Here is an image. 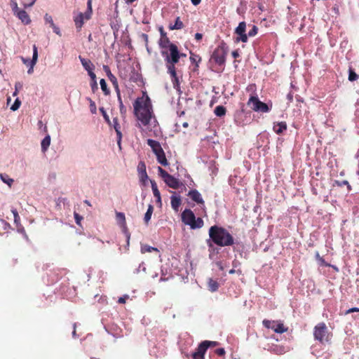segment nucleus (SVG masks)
Returning a JSON list of instances; mask_svg holds the SVG:
<instances>
[{"instance_id": "nucleus-1", "label": "nucleus", "mask_w": 359, "mask_h": 359, "mask_svg": "<svg viewBox=\"0 0 359 359\" xmlns=\"http://www.w3.org/2000/svg\"><path fill=\"white\" fill-rule=\"evenodd\" d=\"M134 114L137 120V126L143 133L149 135L151 132L156 133L158 121L154 114L151 102L148 95L137 97L133 103Z\"/></svg>"}, {"instance_id": "nucleus-2", "label": "nucleus", "mask_w": 359, "mask_h": 359, "mask_svg": "<svg viewBox=\"0 0 359 359\" xmlns=\"http://www.w3.org/2000/svg\"><path fill=\"white\" fill-rule=\"evenodd\" d=\"M159 45L162 48H169L170 53L167 50H162L161 54L165 57L168 72L172 77L173 87L177 89L179 88V80L175 72V65L179 62L181 54L179 53L177 46L170 42L166 34L161 36ZM182 55H183L182 54Z\"/></svg>"}, {"instance_id": "nucleus-3", "label": "nucleus", "mask_w": 359, "mask_h": 359, "mask_svg": "<svg viewBox=\"0 0 359 359\" xmlns=\"http://www.w3.org/2000/svg\"><path fill=\"white\" fill-rule=\"evenodd\" d=\"M210 239L207 240L209 248H212L213 244L220 247L231 246L234 243L233 237L224 228L217 225L212 226L209 229Z\"/></svg>"}, {"instance_id": "nucleus-4", "label": "nucleus", "mask_w": 359, "mask_h": 359, "mask_svg": "<svg viewBox=\"0 0 359 359\" xmlns=\"http://www.w3.org/2000/svg\"><path fill=\"white\" fill-rule=\"evenodd\" d=\"M313 337L322 344H331L332 334L328 332L325 323L317 324L313 328Z\"/></svg>"}, {"instance_id": "nucleus-5", "label": "nucleus", "mask_w": 359, "mask_h": 359, "mask_svg": "<svg viewBox=\"0 0 359 359\" xmlns=\"http://www.w3.org/2000/svg\"><path fill=\"white\" fill-rule=\"evenodd\" d=\"M182 221L193 229L201 228L203 226V220L196 216L190 209H185L182 213Z\"/></svg>"}, {"instance_id": "nucleus-6", "label": "nucleus", "mask_w": 359, "mask_h": 359, "mask_svg": "<svg viewBox=\"0 0 359 359\" xmlns=\"http://www.w3.org/2000/svg\"><path fill=\"white\" fill-rule=\"evenodd\" d=\"M227 53L228 50L224 44H222L215 48L211 56V60L219 65H224Z\"/></svg>"}, {"instance_id": "nucleus-7", "label": "nucleus", "mask_w": 359, "mask_h": 359, "mask_svg": "<svg viewBox=\"0 0 359 359\" xmlns=\"http://www.w3.org/2000/svg\"><path fill=\"white\" fill-rule=\"evenodd\" d=\"M262 324L266 328L271 329L276 333L282 334L287 330V327H285L280 321L264 319Z\"/></svg>"}, {"instance_id": "nucleus-8", "label": "nucleus", "mask_w": 359, "mask_h": 359, "mask_svg": "<svg viewBox=\"0 0 359 359\" xmlns=\"http://www.w3.org/2000/svg\"><path fill=\"white\" fill-rule=\"evenodd\" d=\"M248 104L255 111L267 112L269 110L267 104L259 100L257 97L252 96Z\"/></svg>"}, {"instance_id": "nucleus-9", "label": "nucleus", "mask_w": 359, "mask_h": 359, "mask_svg": "<svg viewBox=\"0 0 359 359\" xmlns=\"http://www.w3.org/2000/svg\"><path fill=\"white\" fill-rule=\"evenodd\" d=\"M116 219L118 224L121 226L123 232L126 235V236L127 238V242L128 243L129 239L130 237V233L127 227L126 217H125L124 213L120 212H116Z\"/></svg>"}, {"instance_id": "nucleus-10", "label": "nucleus", "mask_w": 359, "mask_h": 359, "mask_svg": "<svg viewBox=\"0 0 359 359\" xmlns=\"http://www.w3.org/2000/svg\"><path fill=\"white\" fill-rule=\"evenodd\" d=\"M21 59H22V62L25 65L29 67V68L27 71V73L29 74H32L34 72V67L35 65L36 64V62L38 60L37 47L35 45H34V46H33V56H32V60H29V59L24 58L22 57H21Z\"/></svg>"}, {"instance_id": "nucleus-11", "label": "nucleus", "mask_w": 359, "mask_h": 359, "mask_svg": "<svg viewBox=\"0 0 359 359\" xmlns=\"http://www.w3.org/2000/svg\"><path fill=\"white\" fill-rule=\"evenodd\" d=\"M207 346L203 341L199 344L196 351L191 354L193 359H204V355L207 351Z\"/></svg>"}, {"instance_id": "nucleus-12", "label": "nucleus", "mask_w": 359, "mask_h": 359, "mask_svg": "<svg viewBox=\"0 0 359 359\" xmlns=\"http://www.w3.org/2000/svg\"><path fill=\"white\" fill-rule=\"evenodd\" d=\"M245 28L246 24L245 22L239 23L238 26L236 29V33L240 36V37L237 39V41H241L243 42H246L248 41V35L245 34Z\"/></svg>"}, {"instance_id": "nucleus-13", "label": "nucleus", "mask_w": 359, "mask_h": 359, "mask_svg": "<svg viewBox=\"0 0 359 359\" xmlns=\"http://www.w3.org/2000/svg\"><path fill=\"white\" fill-rule=\"evenodd\" d=\"M188 196L190 197V198L194 201V202L197 203L198 204H204V201L201 195V194L196 189L191 190Z\"/></svg>"}, {"instance_id": "nucleus-14", "label": "nucleus", "mask_w": 359, "mask_h": 359, "mask_svg": "<svg viewBox=\"0 0 359 359\" xmlns=\"http://www.w3.org/2000/svg\"><path fill=\"white\" fill-rule=\"evenodd\" d=\"M147 144L150 146L155 154H159V153L163 151L160 143L156 140L148 139Z\"/></svg>"}, {"instance_id": "nucleus-15", "label": "nucleus", "mask_w": 359, "mask_h": 359, "mask_svg": "<svg viewBox=\"0 0 359 359\" xmlns=\"http://www.w3.org/2000/svg\"><path fill=\"white\" fill-rule=\"evenodd\" d=\"M18 18L25 25H29L31 22V20L27 13L24 10H20L15 14Z\"/></svg>"}, {"instance_id": "nucleus-16", "label": "nucleus", "mask_w": 359, "mask_h": 359, "mask_svg": "<svg viewBox=\"0 0 359 359\" xmlns=\"http://www.w3.org/2000/svg\"><path fill=\"white\" fill-rule=\"evenodd\" d=\"M79 60L83 67V68L88 72L93 71L95 68L93 64L90 60H87L79 56Z\"/></svg>"}, {"instance_id": "nucleus-17", "label": "nucleus", "mask_w": 359, "mask_h": 359, "mask_svg": "<svg viewBox=\"0 0 359 359\" xmlns=\"http://www.w3.org/2000/svg\"><path fill=\"white\" fill-rule=\"evenodd\" d=\"M182 200L180 196H171V206L175 211H178L179 208L181 205Z\"/></svg>"}, {"instance_id": "nucleus-18", "label": "nucleus", "mask_w": 359, "mask_h": 359, "mask_svg": "<svg viewBox=\"0 0 359 359\" xmlns=\"http://www.w3.org/2000/svg\"><path fill=\"white\" fill-rule=\"evenodd\" d=\"M137 170L139 172V175H140V180H145L147 178V175L146 172V166L143 162H140L138 164Z\"/></svg>"}, {"instance_id": "nucleus-19", "label": "nucleus", "mask_w": 359, "mask_h": 359, "mask_svg": "<svg viewBox=\"0 0 359 359\" xmlns=\"http://www.w3.org/2000/svg\"><path fill=\"white\" fill-rule=\"evenodd\" d=\"M150 182L151 184V189L153 191V194H154V197L156 198V201L158 203H161V194L158 189V187L156 183V181H150Z\"/></svg>"}, {"instance_id": "nucleus-20", "label": "nucleus", "mask_w": 359, "mask_h": 359, "mask_svg": "<svg viewBox=\"0 0 359 359\" xmlns=\"http://www.w3.org/2000/svg\"><path fill=\"white\" fill-rule=\"evenodd\" d=\"M103 68H104V71H105V72H106L109 79L110 80V81L112 82V83L117 88L118 87V83H117L116 78L115 77L114 75L112 74V73L111 72L109 67L104 65Z\"/></svg>"}, {"instance_id": "nucleus-21", "label": "nucleus", "mask_w": 359, "mask_h": 359, "mask_svg": "<svg viewBox=\"0 0 359 359\" xmlns=\"http://www.w3.org/2000/svg\"><path fill=\"white\" fill-rule=\"evenodd\" d=\"M286 128H287V125L285 122L277 123H275L273 126V130L277 134L282 133L284 130H286Z\"/></svg>"}, {"instance_id": "nucleus-22", "label": "nucleus", "mask_w": 359, "mask_h": 359, "mask_svg": "<svg viewBox=\"0 0 359 359\" xmlns=\"http://www.w3.org/2000/svg\"><path fill=\"white\" fill-rule=\"evenodd\" d=\"M50 144V135L46 136L41 141V150L43 152H46Z\"/></svg>"}, {"instance_id": "nucleus-23", "label": "nucleus", "mask_w": 359, "mask_h": 359, "mask_svg": "<svg viewBox=\"0 0 359 359\" xmlns=\"http://www.w3.org/2000/svg\"><path fill=\"white\" fill-rule=\"evenodd\" d=\"M158 252L159 250H158V248H154V247H151L147 244H143L141 245V252L142 253H146V252Z\"/></svg>"}, {"instance_id": "nucleus-24", "label": "nucleus", "mask_w": 359, "mask_h": 359, "mask_svg": "<svg viewBox=\"0 0 359 359\" xmlns=\"http://www.w3.org/2000/svg\"><path fill=\"white\" fill-rule=\"evenodd\" d=\"M153 211H154L153 205H149V207H148V209H147V212H146V213L144 215V222L147 224H148L149 222L151 219Z\"/></svg>"}, {"instance_id": "nucleus-25", "label": "nucleus", "mask_w": 359, "mask_h": 359, "mask_svg": "<svg viewBox=\"0 0 359 359\" xmlns=\"http://www.w3.org/2000/svg\"><path fill=\"white\" fill-rule=\"evenodd\" d=\"M84 15L83 13H79L74 19L75 25L77 28H81L83 24Z\"/></svg>"}, {"instance_id": "nucleus-26", "label": "nucleus", "mask_w": 359, "mask_h": 359, "mask_svg": "<svg viewBox=\"0 0 359 359\" xmlns=\"http://www.w3.org/2000/svg\"><path fill=\"white\" fill-rule=\"evenodd\" d=\"M156 156L159 163H161L163 165H168V161L165 158V155L163 151L159 153V154H156Z\"/></svg>"}, {"instance_id": "nucleus-27", "label": "nucleus", "mask_w": 359, "mask_h": 359, "mask_svg": "<svg viewBox=\"0 0 359 359\" xmlns=\"http://www.w3.org/2000/svg\"><path fill=\"white\" fill-rule=\"evenodd\" d=\"M184 27V25H183V22L180 20V18H177L176 20H175V22L173 25H170L169 26V28L171 30H173V29H180L182 28H183Z\"/></svg>"}, {"instance_id": "nucleus-28", "label": "nucleus", "mask_w": 359, "mask_h": 359, "mask_svg": "<svg viewBox=\"0 0 359 359\" xmlns=\"http://www.w3.org/2000/svg\"><path fill=\"white\" fill-rule=\"evenodd\" d=\"M208 287H209L210 291L215 292L219 288V284L216 280L210 279L209 282H208Z\"/></svg>"}, {"instance_id": "nucleus-29", "label": "nucleus", "mask_w": 359, "mask_h": 359, "mask_svg": "<svg viewBox=\"0 0 359 359\" xmlns=\"http://www.w3.org/2000/svg\"><path fill=\"white\" fill-rule=\"evenodd\" d=\"M167 184V185L172 189H178L181 185H182V183L181 181H165Z\"/></svg>"}, {"instance_id": "nucleus-30", "label": "nucleus", "mask_w": 359, "mask_h": 359, "mask_svg": "<svg viewBox=\"0 0 359 359\" xmlns=\"http://www.w3.org/2000/svg\"><path fill=\"white\" fill-rule=\"evenodd\" d=\"M215 114L217 116H222L226 114V109L223 106H217L215 109Z\"/></svg>"}, {"instance_id": "nucleus-31", "label": "nucleus", "mask_w": 359, "mask_h": 359, "mask_svg": "<svg viewBox=\"0 0 359 359\" xmlns=\"http://www.w3.org/2000/svg\"><path fill=\"white\" fill-rule=\"evenodd\" d=\"M101 88L105 95L109 94V90L107 88V83L104 79H102L100 81Z\"/></svg>"}, {"instance_id": "nucleus-32", "label": "nucleus", "mask_w": 359, "mask_h": 359, "mask_svg": "<svg viewBox=\"0 0 359 359\" xmlns=\"http://www.w3.org/2000/svg\"><path fill=\"white\" fill-rule=\"evenodd\" d=\"M358 78H359L358 75L357 74H355L353 72V70L350 68L349 71H348V80L350 81H356Z\"/></svg>"}, {"instance_id": "nucleus-33", "label": "nucleus", "mask_w": 359, "mask_h": 359, "mask_svg": "<svg viewBox=\"0 0 359 359\" xmlns=\"http://www.w3.org/2000/svg\"><path fill=\"white\" fill-rule=\"evenodd\" d=\"M20 104H21V101L19 100V98H17L11 107V109L13 111L18 110L20 107Z\"/></svg>"}, {"instance_id": "nucleus-34", "label": "nucleus", "mask_w": 359, "mask_h": 359, "mask_svg": "<svg viewBox=\"0 0 359 359\" xmlns=\"http://www.w3.org/2000/svg\"><path fill=\"white\" fill-rule=\"evenodd\" d=\"M203 343L205 344V345H206L207 349L210 347H215V346H218V344H219V343L217 341H208V340L203 341Z\"/></svg>"}, {"instance_id": "nucleus-35", "label": "nucleus", "mask_w": 359, "mask_h": 359, "mask_svg": "<svg viewBox=\"0 0 359 359\" xmlns=\"http://www.w3.org/2000/svg\"><path fill=\"white\" fill-rule=\"evenodd\" d=\"M22 88V83L21 82H16L15 84V91L13 93V96H16L19 93V90Z\"/></svg>"}, {"instance_id": "nucleus-36", "label": "nucleus", "mask_w": 359, "mask_h": 359, "mask_svg": "<svg viewBox=\"0 0 359 359\" xmlns=\"http://www.w3.org/2000/svg\"><path fill=\"white\" fill-rule=\"evenodd\" d=\"M88 11L86 12L85 14H83L84 15V18H86V20L90 18V14H91V12H92L91 0L88 1Z\"/></svg>"}, {"instance_id": "nucleus-37", "label": "nucleus", "mask_w": 359, "mask_h": 359, "mask_svg": "<svg viewBox=\"0 0 359 359\" xmlns=\"http://www.w3.org/2000/svg\"><path fill=\"white\" fill-rule=\"evenodd\" d=\"M11 212H12V213L13 215V217H14V222H15V223H16V224L20 222V216L18 215V212L17 210L15 209V208L12 209Z\"/></svg>"}, {"instance_id": "nucleus-38", "label": "nucleus", "mask_w": 359, "mask_h": 359, "mask_svg": "<svg viewBox=\"0 0 359 359\" xmlns=\"http://www.w3.org/2000/svg\"><path fill=\"white\" fill-rule=\"evenodd\" d=\"M11 6L15 14H16L18 11H20V9L18 6V4L15 1V0H11Z\"/></svg>"}, {"instance_id": "nucleus-39", "label": "nucleus", "mask_w": 359, "mask_h": 359, "mask_svg": "<svg viewBox=\"0 0 359 359\" xmlns=\"http://www.w3.org/2000/svg\"><path fill=\"white\" fill-rule=\"evenodd\" d=\"M44 20L46 21V23H48L50 25V26H52L53 25L54 22H53V18L50 15H49L48 14H46L45 16H44Z\"/></svg>"}, {"instance_id": "nucleus-40", "label": "nucleus", "mask_w": 359, "mask_h": 359, "mask_svg": "<svg viewBox=\"0 0 359 359\" xmlns=\"http://www.w3.org/2000/svg\"><path fill=\"white\" fill-rule=\"evenodd\" d=\"M74 219H75L76 223L78 225H81V221L83 219V217L79 215V214H78L76 212H74Z\"/></svg>"}, {"instance_id": "nucleus-41", "label": "nucleus", "mask_w": 359, "mask_h": 359, "mask_svg": "<svg viewBox=\"0 0 359 359\" xmlns=\"http://www.w3.org/2000/svg\"><path fill=\"white\" fill-rule=\"evenodd\" d=\"M257 31H258V28L257 27V26L253 25L252 29L250 31H249V32H248V36H255L257 34Z\"/></svg>"}, {"instance_id": "nucleus-42", "label": "nucleus", "mask_w": 359, "mask_h": 359, "mask_svg": "<svg viewBox=\"0 0 359 359\" xmlns=\"http://www.w3.org/2000/svg\"><path fill=\"white\" fill-rule=\"evenodd\" d=\"M158 170L161 172V175L162 177L165 178L166 177H169L168 180H175L173 177L169 176V175L165 171H164L162 168H158Z\"/></svg>"}, {"instance_id": "nucleus-43", "label": "nucleus", "mask_w": 359, "mask_h": 359, "mask_svg": "<svg viewBox=\"0 0 359 359\" xmlns=\"http://www.w3.org/2000/svg\"><path fill=\"white\" fill-rule=\"evenodd\" d=\"M215 352L219 356H224L226 353V351L223 348H219L216 349Z\"/></svg>"}, {"instance_id": "nucleus-44", "label": "nucleus", "mask_w": 359, "mask_h": 359, "mask_svg": "<svg viewBox=\"0 0 359 359\" xmlns=\"http://www.w3.org/2000/svg\"><path fill=\"white\" fill-rule=\"evenodd\" d=\"M100 111H101V113L102 114L105 121L109 123L110 124V120H109V116L107 114L106 111H104V108H100Z\"/></svg>"}, {"instance_id": "nucleus-45", "label": "nucleus", "mask_w": 359, "mask_h": 359, "mask_svg": "<svg viewBox=\"0 0 359 359\" xmlns=\"http://www.w3.org/2000/svg\"><path fill=\"white\" fill-rule=\"evenodd\" d=\"M116 135H117V143L119 146V147L121 148V138H122V134H121V132L120 130H116Z\"/></svg>"}, {"instance_id": "nucleus-46", "label": "nucleus", "mask_w": 359, "mask_h": 359, "mask_svg": "<svg viewBox=\"0 0 359 359\" xmlns=\"http://www.w3.org/2000/svg\"><path fill=\"white\" fill-rule=\"evenodd\" d=\"M337 186H343V185H347V187L348 189H350V186L348 184V181H335Z\"/></svg>"}, {"instance_id": "nucleus-47", "label": "nucleus", "mask_w": 359, "mask_h": 359, "mask_svg": "<svg viewBox=\"0 0 359 359\" xmlns=\"http://www.w3.org/2000/svg\"><path fill=\"white\" fill-rule=\"evenodd\" d=\"M53 29V32L59 35V36H61V32H60V28L58 27H57L55 24H53V25L50 26Z\"/></svg>"}, {"instance_id": "nucleus-48", "label": "nucleus", "mask_w": 359, "mask_h": 359, "mask_svg": "<svg viewBox=\"0 0 359 359\" xmlns=\"http://www.w3.org/2000/svg\"><path fill=\"white\" fill-rule=\"evenodd\" d=\"M353 312H359V308H358V307L351 308L345 312V314H348V313H353Z\"/></svg>"}, {"instance_id": "nucleus-49", "label": "nucleus", "mask_w": 359, "mask_h": 359, "mask_svg": "<svg viewBox=\"0 0 359 359\" xmlns=\"http://www.w3.org/2000/svg\"><path fill=\"white\" fill-rule=\"evenodd\" d=\"M128 295H125L123 297H119L118 299V302L119 304H125L127 299H128Z\"/></svg>"}, {"instance_id": "nucleus-50", "label": "nucleus", "mask_w": 359, "mask_h": 359, "mask_svg": "<svg viewBox=\"0 0 359 359\" xmlns=\"http://www.w3.org/2000/svg\"><path fill=\"white\" fill-rule=\"evenodd\" d=\"M90 110H91L92 113L95 114L96 112L95 104L90 99Z\"/></svg>"}, {"instance_id": "nucleus-51", "label": "nucleus", "mask_w": 359, "mask_h": 359, "mask_svg": "<svg viewBox=\"0 0 359 359\" xmlns=\"http://www.w3.org/2000/svg\"><path fill=\"white\" fill-rule=\"evenodd\" d=\"M36 1V0H30V1L29 3L24 2L23 6L25 8L31 7L34 5V4L35 3Z\"/></svg>"}, {"instance_id": "nucleus-52", "label": "nucleus", "mask_w": 359, "mask_h": 359, "mask_svg": "<svg viewBox=\"0 0 359 359\" xmlns=\"http://www.w3.org/2000/svg\"><path fill=\"white\" fill-rule=\"evenodd\" d=\"M118 100H119V103H120V110H121V112L123 113V112L126 111V108L124 107V106L123 104V102H122V100L121 99L120 95H118Z\"/></svg>"}, {"instance_id": "nucleus-53", "label": "nucleus", "mask_w": 359, "mask_h": 359, "mask_svg": "<svg viewBox=\"0 0 359 359\" xmlns=\"http://www.w3.org/2000/svg\"><path fill=\"white\" fill-rule=\"evenodd\" d=\"M113 122H114V128L115 130L116 131V130H120V126L118 123L117 118H114Z\"/></svg>"}, {"instance_id": "nucleus-54", "label": "nucleus", "mask_w": 359, "mask_h": 359, "mask_svg": "<svg viewBox=\"0 0 359 359\" xmlns=\"http://www.w3.org/2000/svg\"><path fill=\"white\" fill-rule=\"evenodd\" d=\"M88 73L89 76L90 77V79H92V81L96 80V75L95 74L93 71H90Z\"/></svg>"}, {"instance_id": "nucleus-55", "label": "nucleus", "mask_w": 359, "mask_h": 359, "mask_svg": "<svg viewBox=\"0 0 359 359\" xmlns=\"http://www.w3.org/2000/svg\"><path fill=\"white\" fill-rule=\"evenodd\" d=\"M202 37H203V35L200 33H196L195 34V39L198 41L201 40L202 39Z\"/></svg>"}, {"instance_id": "nucleus-56", "label": "nucleus", "mask_w": 359, "mask_h": 359, "mask_svg": "<svg viewBox=\"0 0 359 359\" xmlns=\"http://www.w3.org/2000/svg\"><path fill=\"white\" fill-rule=\"evenodd\" d=\"M232 56L234 57V58H236L239 56V53H238V50H234L232 52Z\"/></svg>"}, {"instance_id": "nucleus-57", "label": "nucleus", "mask_w": 359, "mask_h": 359, "mask_svg": "<svg viewBox=\"0 0 359 359\" xmlns=\"http://www.w3.org/2000/svg\"><path fill=\"white\" fill-rule=\"evenodd\" d=\"M320 262H321L323 265H324L325 266H331L330 264L326 263L323 258H320Z\"/></svg>"}, {"instance_id": "nucleus-58", "label": "nucleus", "mask_w": 359, "mask_h": 359, "mask_svg": "<svg viewBox=\"0 0 359 359\" xmlns=\"http://www.w3.org/2000/svg\"><path fill=\"white\" fill-rule=\"evenodd\" d=\"M191 3L194 5V6H196L198 4H199L201 3V0H191Z\"/></svg>"}, {"instance_id": "nucleus-59", "label": "nucleus", "mask_w": 359, "mask_h": 359, "mask_svg": "<svg viewBox=\"0 0 359 359\" xmlns=\"http://www.w3.org/2000/svg\"><path fill=\"white\" fill-rule=\"evenodd\" d=\"M287 99H288V100H289L290 102H292V100H293V96H292V95L291 93H289V94L287 95Z\"/></svg>"}, {"instance_id": "nucleus-60", "label": "nucleus", "mask_w": 359, "mask_h": 359, "mask_svg": "<svg viewBox=\"0 0 359 359\" xmlns=\"http://www.w3.org/2000/svg\"><path fill=\"white\" fill-rule=\"evenodd\" d=\"M93 83L92 88H94V87H95V88H97L96 80L93 81Z\"/></svg>"}, {"instance_id": "nucleus-61", "label": "nucleus", "mask_w": 359, "mask_h": 359, "mask_svg": "<svg viewBox=\"0 0 359 359\" xmlns=\"http://www.w3.org/2000/svg\"><path fill=\"white\" fill-rule=\"evenodd\" d=\"M13 181H8V180H6V181H4V182L6 183L9 187H11V183L13 182Z\"/></svg>"}, {"instance_id": "nucleus-62", "label": "nucleus", "mask_w": 359, "mask_h": 359, "mask_svg": "<svg viewBox=\"0 0 359 359\" xmlns=\"http://www.w3.org/2000/svg\"><path fill=\"white\" fill-rule=\"evenodd\" d=\"M84 203H85L86 204H87L88 206H91V204H90V201H88V200H85V201H84Z\"/></svg>"}, {"instance_id": "nucleus-63", "label": "nucleus", "mask_w": 359, "mask_h": 359, "mask_svg": "<svg viewBox=\"0 0 359 359\" xmlns=\"http://www.w3.org/2000/svg\"><path fill=\"white\" fill-rule=\"evenodd\" d=\"M5 177H6V176H5V175H4V174H0V178H1V180H6Z\"/></svg>"}, {"instance_id": "nucleus-64", "label": "nucleus", "mask_w": 359, "mask_h": 359, "mask_svg": "<svg viewBox=\"0 0 359 359\" xmlns=\"http://www.w3.org/2000/svg\"><path fill=\"white\" fill-rule=\"evenodd\" d=\"M182 126H183V127H184V128H187V127H188V126H189V124H188V123H187V122H184V123L182 124Z\"/></svg>"}]
</instances>
